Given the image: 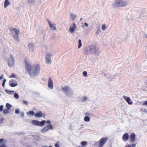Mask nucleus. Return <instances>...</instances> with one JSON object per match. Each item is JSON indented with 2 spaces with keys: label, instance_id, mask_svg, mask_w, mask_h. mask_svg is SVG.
Returning a JSON list of instances; mask_svg holds the SVG:
<instances>
[{
  "label": "nucleus",
  "instance_id": "f257e3e1",
  "mask_svg": "<svg viewBox=\"0 0 147 147\" xmlns=\"http://www.w3.org/2000/svg\"><path fill=\"white\" fill-rule=\"evenodd\" d=\"M24 62L25 70L30 76L33 75L37 76L39 74L40 71V67L39 64H35L32 67L30 63L26 59L25 60Z\"/></svg>",
  "mask_w": 147,
  "mask_h": 147
},
{
  "label": "nucleus",
  "instance_id": "f03ea898",
  "mask_svg": "<svg viewBox=\"0 0 147 147\" xmlns=\"http://www.w3.org/2000/svg\"><path fill=\"white\" fill-rule=\"evenodd\" d=\"M127 4L126 2L122 0H116L112 5L113 8L123 7L126 6Z\"/></svg>",
  "mask_w": 147,
  "mask_h": 147
},
{
  "label": "nucleus",
  "instance_id": "7ed1b4c3",
  "mask_svg": "<svg viewBox=\"0 0 147 147\" xmlns=\"http://www.w3.org/2000/svg\"><path fill=\"white\" fill-rule=\"evenodd\" d=\"M48 124H50L51 123V121L47 120V121L45 120H42L40 122L36 120H33L32 121V123L34 125L42 126L45 125V123Z\"/></svg>",
  "mask_w": 147,
  "mask_h": 147
},
{
  "label": "nucleus",
  "instance_id": "20e7f679",
  "mask_svg": "<svg viewBox=\"0 0 147 147\" xmlns=\"http://www.w3.org/2000/svg\"><path fill=\"white\" fill-rule=\"evenodd\" d=\"M108 140V138L107 137L101 138L98 142L99 143L98 147H102L106 143Z\"/></svg>",
  "mask_w": 147,
  "mask_h": 147
},
{
  "label": "nucleus",
  "instance_id": "39448f33",
  "mask_svg": "<svg viewBox=\"0 0 147 147\" xmlns=\"http://www.w3.org/2000/svg\"><path fill=\"white\" fill-rule=\"evenodd\" d=\"M53 129L52 125L51 124L48 125L41 130V132L45 133L49 131L50 129Z\"/></svg>",
  "mask_w": 147,
  "mask_h": 147
},
{
  "label": "nucleus",
  "instance_id": "423d86ee",
  "mask_svg": "<svg viewBox=\"0 0 147 147\" xmlns=\"http://www.w3.org/2000/svg\"><path fill=\"white\" fill-rule=\"evenodd\" d=\"M5 106L6 109H4L3 111V113L4 114H6L9 113L10 110L12 107V106L9 103H6Z\"/></svg>",
  "mask_w": 147,
  "mask_h": 147
},
{
  "label": "nucleus",
  "instance_id": "0eeeda50",
  "mask_svg": "<svg viewBox=\"0 0 147 147\" xmlns=\"http://www.w3.org/2000/svg\"><path fill=\"white\" fill-rule=\"evenodd\" d=\"M10 58H9L8 60V63L9 66L11 67L14 65V58L12 55H10Z\"/></svg>",
  "mask_w": 147,
  "mask_h": 147
},
{
  "label": "nucleus",
  "instance_id": "6e6552de",
  "mask_svg": "<svg viewBox=\"0 0 147 147\" xmlns=\"http://www.w3.org/2000/svg\"><path fill=\"white\" fill-rule=\"evenodd\" d=\"M11 31H13L15 33L16 35H13V38H15L17 37L18 38V35L19 34V31L17 29L14 28H11L10 29Z\"/></svg>",
  "mask_w": 147,
  "mask_h": 147
},
{
  "label": "nucleus",
  "instance_id": "1a4fd4ad",
  "mask_svg": "<svg viewBox=\"0 0 147 147\" xmlns=\"http://www.w3.org/2000/svg\"><path fill=\"white\" fill-rule=\"evenodd\" d=\"M35 116L36 117L39 118L42 117L45 118V113H43L42 111H40L35 114Z\"/></svg>",
  "mask_w": 147,
  "mask_h": 147
},
{
  "label": "nucleus",
  "instance_id": "9d476101",
  "mask_svg": "<svg viewBox=\"0 0 147 147\" xmlns=\"http://www.w3.org/2000/svg\"><path fill=\"white\" fill-rule=\"evenodd\" d=\"M123 97L126 100L128 104L131 105L132 104L133 102L130 98L125 95L123 96Z\"/></svg>",
  "mask_w": 147,
  "mask_h": 147
},
{
  "label": "nucleus",
  "instance_id": "9b49d317",
  "mask_svg": "<svg viewBox=\"0 0 147 147\" xmlns=\"http://www.w3.org/2000/svg\"><path fill=\"white\" fill-rule=\"evenodd\" d=\"M62 90L66 95L69 94V92L70 91L69 87L67 86H66L65 87L62 88Z\"/></svg>",
  "mask_w": 147,
  "mask_h": 147
},
{
  "label": "nucleus",
  "instance_id": "f8f14e48",
  "mask_svg": "<svg viewBox=\"0 0 147 147\" xmlns=\"http://www.w3.org/2000/svg\"><path fill=\"white\" fill-rule=\"evenodd\" d=\"M48 85L49 88L51 89H53V81L51 78L49 79Z\"/></svg>",
  "mask_w": 147,
  "mask_h": 147
},
{
  "label": "nucleus",
  "instance_id": "ddd939ff",
  "mask_svg": "<svg viewBox=\"0 0 147 147\" xmlns=\"http://www.w3.org/2000/svg\"><path fill=\"white\" fill-rule=\"evenodd\" d=\"M129 135L127 133H125L123 136L122 139L123 141L126 142L128 141L129 139Z\"/></svg>",
  "mask_w": 147,
  "mask_h": 147
},
{
  "label": "nucleus",
  "instance_id": "4468645a",
  "mask_svg": "<svg viewBox=\"0 0 147 147\" xmlns=\"http://www.w3.org/2000/svg\"><path fill=\"white\" fill-rule=\"evenodd\" d=\"M136 135L135 133H131L130 136V141L133 143L135 141Z\"/></svg>",
  "mask_w": 147,
  "mask_h": 147
},
{
  "label": "nucleus",
  "instance_id": "2eb2a0df",
  "mask_svg": "<svg viewBox=\"0 0 147 147\" xmlns=\"http://www.w3.org/2000/svg\"><path fill=\"white\" fill-rule=\"evenodd\" d=\"M77 28L76 24L75 23L73 24V26H70L69 30L70 31L71 33H73L75 31V30Z\"/></svg>",
  "mask_w": 147,
  "mask_h": 147
},
{
  "label": "nucleus",
  "instance_id": "dca6fc26",
  "mask_svg": "<svg viewBox=\"0 0 147 147\" xmlns=\"http://www.w3.org/2000/svg\"><path fill=\"white\" fill-rule=\"evenodd\" d=\"M9 84L11 87H14L18 85V83L16 82H14L13 81L11 80L9 82Z\"/></svg>",
  "mask_w": 147,
  "mask_h": 147
},
{
  "label": "nucleus",
  "instance_id": "f3484780",
  "mask_svg": "<svg viewBox=\"0 0 147 147\" xmlns=\"http://www.w3.org/2000/svg\"><path fill=\"white\" fill-rule=\"evenodd\" d=\"M51 55L50 54H47L46 56V63H51L50 57Z\"/></svg>",
  "mask_w": 147,
  "mask_h": 147
},
{
  "label": "nucleus",
  "instance_id": "a211bd4d",
  "mask_svg": "<svg viewBox=\"0 0 147 147\" xmlns=\"http://www.w3.org/2000/svg\"><path fill=\"white\" fill-rule=\"evenodd\" d=\"M48 23L50 28L54 30H55L56 29V27L54 24H52L50 22L48 21Z\"/></svg>",
  "mask_w": 147,
  "mask_h": 147
},
{
  "label": "nucleus",
  "instance_id": "6ab92c4d",
  "mask_svg": "<svg viewBox=\"0 0 147 147\" xmlns=\"http://www.w3.org/2000/svg\"><path fill=\"white\" fill-rule=\"evenodd\" d=\"M91 51L93 52H94L95 54H96V52L98 51V49H97L95 46H92L90 48Z\"/></svg>",
  "mask_w": 147,
  "mask_h": 147
},
{
  "label": "nucleus",
  "instance_id": "aec40b11",
  "mask_svg": "<svg viewBox=\"0 0 147 147\" xmlns=\"http://www.w3.org/2000/svg\"><path fill=\"white\" fill-rule=\"evenodd\" d=\"M87 144V143L86 141H82L81 142V146H79L78 147H86Z\"/></svg>",
  "mask_w": 147,
  "mask_h": 147
},
{
  "label": "nucleus",
  "instance_id": "412c9836",
  "mask_svg": "<svg viewBox=\"0 0 147 147\" xmlns=\"http://www.w3.org/2000/svg\"><path fill=\"white\" fill-rule=\"evenodd\" d=\"M9 4V0H5L4 2V7L6 8Z\"/></svg>",
  "mask_w": 147,
  "mask_h": 147
},
{
  "label": "nucleus",
  "instance_id": "4be33fe9",
  "mask_svg": "<svg viewBox=\"0 0 147 147\" xmlns=\"http://www.w3.org/2000/svg\"><path fill=\"white\" fill-rule=\"evenodd\" d=\"M84 120L86 122H88L90 120V118L88 116H86L84 117Z\"/></svg>",
  "mask_w": 147,
  "mask_h": 147
},
{
  "label": "nucleus",
  "instance_id": "5701e85b",
  "mask_svg": "<svg viewBox=\"0 0 147 147\" xmlns=\"http://www.w3.org/2000/svg\"><path fill=\"white\" fill-rule=\"evenodd\" d=\"M78 48L79 49L81 47L82 45L81 41L80 39H79L78 40Z\"/></svg>",
  "mask_w": 147,
  "mask_h": 147
},
{
  "label": "nucleus",
  "instance_id": "b1692460",
  "mask_svg": "<svg viewBox=\"0 0 147 147\" xmlns=\"http://www.w3.org/2000/svg\"><path fill=\"white\" fill-rule=\"evenodd\" d=\"M27 114L31 115H33L34 114V112L33 111H30L29 112H27Z\"/></svg>",
  "mask_w": 147,
  "mask_h": 147
},
{
  "label": "nucleus",
  "instance_id": "393cba45",
  "mask_svg": "<svg viewBox=\"0 0 147 147\" xmlns=\"http://www.w3.org/2000/svg\"><path fill=\"white\" fill-rule=\"evenodd\" d=\"M71 17L73 20L75 19L76 17V16L74 13H71Z\"/></svg>",
  "mask_w": 147,
  "mask_h": 147
},
{
  "label": "nucleus",
  "instance_id": "a878e982",
  "mask_svg": "<svg viewBox=\"0 0 147 147\" xmlns=\"http://www.w3.org/2000/svg\"><path fill=\"white\" fill-rule=\"evenodd\" d=\"M14 97L18 99L19 98V95L17 93H15L14 94Z\"/></svg>",
  "mask_w": 147,
  "mask_h": 147
},
{
  "label": "nucleus",
  "instance_id": "bb28decb",
  "mask_svg": "<svg viewBox=\"0 0 147 147\" xmlns=\"http://www.w3.org/2000/svg\"><path fill=\"white\" fill-rule=\"evenodd\" d=\"M106 29V26L104 25H102V29L103 30H105Z\"/></svg>",
  "mask_w": 147,
  "mask_h": 147
},
{
  "label": "nucleus",
  "instance_id": "cd10ccee",
  "mask_svg": "<svg viewBox=\"0 0 147 147\" xmlns=\"http://www.w3.org/2000/svg\"><path fill=\"white\" fill-rule=\"evenodd\" d=\"M20 111L19 109H17L15 110V113L16 114H18L20 113Z\"/></svg>",
  "mask_w": 147,
  "mask_h": 147
},
{
  "label": "nucleus",
  "instance_id": "c85d7f7f",
  "mask_svg": "<svg viewBox=\"0 0 147 147\" xmlns=\"http://www.w3.org/2000/svg\"><path fill=\"white\" fill-rule=\"evenodd\" d=\"M3 105L0 106V111H2L3 109Z\"/></svg>",
  "mask_w": 147,
  "mask_h": 147
},
{
  "label": "nucleus",
  "instance_id": "c756f323",
  "mask_svg": "<svg viewBox=\"0 0 147 147\" xmlns=\"http://www.w3.org/2000/svg\"><path fill=\"white\" fill-rule=\"evenodd\" d=\"M6 81V80L5 79H4L3 82L2 84V86L3 87H4V86L5 84Z\"/></svg>",
  "mask_w": 147,
  "mask_h": 147
},
{
  "label": "nucleus",
  "instance_id": "7c9ffc66",
  "mask_svg": "<svg viewBox=\"0 0 147 147\" xmlns=\"http://www.w3.org/2000/svg\"><path fill=\"white\" fill-rule=\"evenodd\" d=\"M83 75L85 77L87 75V72L86 71H84L83 72Z\"/></svg>",
  "mask_w": 147,
  "mask_h": 147
},
{
  "label": "nucleus",
  "instance_id": "2f4dec72",
  "mask_svg": "<svg viewBox=\"0 0 147 147\" xmlns=\"http://www.w3.org/2000/svg\"><path fill=\"white\" fill-rule=\"evenodd\" d=\"M23 103L24 104L26 105H28V102L26 101H23Z\"/></svg>",
  "mask_w": 147,
  "mask_h": 147
},
{
  "label": "nucleus",
  "instance_id": "473e14b6",
  "mask_svg": "<svg viewBox=\"0 0 147 147\" xmlns=\"http://www.w3.org/2000/svg\"><path fill=\"white\" fill-rule=\"evenodd\" d=\"M143 105H145L147 106V101H146L144 102L142 104Z\"/></svg>",
  "mask_w": 147,
  "mask_h": 147
},
{
  "label": "nucleus",
  "instance_id": "72a5a7b5",
  "mask_svg": "<svg viewBox=\"0 0 147 147\" xmlns=\"http://www.w3.org/2000/svg\"><path fill=\"white\" fill-rule=\"evenodd\" d=\"M15 76L13 74H12L9 77L10 78H12L15 77Z\"/></svg>",
  "mask_w": 147,
  "mask_h": 147
},
{
  "label": "nucleus",
  "instance_id": "f704fd0d",
  "mask_svg": "<svg viewBox=\"0 0 147 147\" xmlns=\"http://www.w3.org/2000/svg\"><path fill=\"white\" fill-rule=\"evenodd\" d=\"M87 99V97L86 96H84L83 98V101H85Z\"/></svg>",
  "mask_w": 147,
  "mask_h": 147
},
{
  "label": "nucleus",
  "instance_id": "c9c22d12",
  "mask_svg": "<svg viewBox=\"0 0 147 147\" xmlns=\"http://www.w3.org/2000/svg\"><path fill=\"white\" fill-rule=\"evenodd\" d=\"M55 147H60L59 144L58 143H56L55 144Z\"/></svg>",
  "mask_w": 147,
  "mask_h": 147
},
{
  "label": "nucleus",
  "instance_id": "e433bc0d",
  "mask_svg": "<svg viewBox=\"0 0 147 147\" xmlns=\"http://www.w3.org/2000/svg\"><path fill=\"white\" fill-rule=\"evenodd\" d=\"M0 147H7L6 145L4 144L0 146Z\"/></svg>",
  "mask_w": 147,
  "mask_h": 147
},
{
  "label": "nucleus",
  "instance_id": "4c0bfd02",
  "mask_svg": "<svg viewBox=\"0 0 147 147\" xmlns=\"http://www.w3.org/2000/svg\"><path fill=\"white\" fill-rule=\"evenodd\" d=\"M136 144H133L131 145V146L132 147H135L136 146Z\"/></svg>",
  "mask_w": 147,
  "mask_h": 147
},
{
  "label": "nucleus",
  "instance_id": "58836bf2",
  "mask_svg": "<svg viewBox=\"0 0 147 147\" xmlns=\"http://www.w3.org/2000/svg\"><path fill=\"white\" fill-rule=\"evenodd\" d=\"M32 1H33V0H29L28 1V3H32Z\"/></svg>",
  "mask_w": 147,
  "mask_h": 147
},
{
  "label": "nucleus",
  "instance_id": "ea45409f",
  "mask_svg": "<svg viewBox=\"0 0 147 147\" xmlns=\"http://www.w3.org/2000/svg\"><path fill=\"white\" fill-rule=\"evenodd\" d=\"M4 120V119L3 118H1L0 119V122H2Z\"/></svg>",
  "mask_w": 147,
  "mask_h": 147
},
{
  "label": "nucleus",
  "instance_id": "a19ab883",
  "mask_svg": "<svg viewBox=\"0 0 147 147\" xmlns=\"http://www.w3.org/2000/svg\"><path fill=\"white\" fill-rule=\"evenodd\" d=\"M3 139H0V144L3 141Z\"/></svg>",
  "mask_w": 147,
  "mask_h": 147
},
{
  "label": "nucleus",
  "instance_id": "79ce46f5",
  "mask_svg": "<svg viewBox=\"0 0 147 147\" xmlns=\"http://www.w3.org/2000/svg\"><path fill=\"white\" fill-rule=\"evenodd\" d=\"M84 25H85V26H86L87 27V26H88V24L87 23H84Z\"/></svg>",
  "mask_w": 147,
  "mask_h": 147
},
{
  "label": "nucleus",
  "instance_id": "37998d69",
  "mask_svg": "<svg viewBox=\"0 0 147 147\" xmlns=\"http://www.w3.org/2000/svg\"><path fill=\"white\" fill-rule=\"evenodd\" d=\"M125 147H131V146L130 145H128L127 146H125Z\"/></svg>",
  "mask_w": 147,
  "mask_h": 147
},
{
  "label": "nucleus",
  "instance_id": "c03bdc74",
  "mask_svg": "<svg viewBox=\"0 0 147 147\" xmlns=\"http://www.w3.org/2000/svg\"><path fill=\"white\" fill-rule=\"evenodd\" d=\"M21 115H22V116L23 117L24 116V114L23 113H21Z\"/></svg>",
  "mask_w": 147,
  "mask_h": 147
},
{
  "label": "nucleus",
  "instance_id": "a18cd8bd",
  "mask_svg": "<svg viewBox=\"0 0 147 147\" xmlns=\"http://www.w3.org/2000/svg\"><path fill=\"white\" fill-rule=\"evenodd\" d=\"M3 79V77L2 76H0V80H2Z\"/></svg>",
  "mask_w": 147,
  "mask_h": 147
},
{
  "label": "nucleus",
  "instance_id": "49530a36",
  "mask_svg": "<svg viewBox=\"0 0 147 147\" xmlns=\"http://www.w3.org/2000/svg\"><path fill=\"white\" fill-rule=\"evenodd\" d=\"M11 92H12L13 93L14 92L13 91H10Z\"/></svg>",
  "mask_w": 147,
  "mask_h": 147
},
{
  "label": "nucleus",
  "instance_id": "de8ad7c7",
  "mask_svg": "<svg viewBox=\"0 0 147 147\" xmlns=\"http://www.w3.org/2000/svg\"><path fill=\"white\" fill-rule=\"evenodd\" d=\"M49 147H52V146H50Z\"/></svg>",
  "mask_w": 147,
  "mask_h": 147
},
{
  "label": "nucleus",
  "instance_id": "09e8293b",
  "mask_svg": "<svg viewBox=\"0 0 147 147\" xmlns=\"http://www.w3.org/2000/svg\"><path fill=\"white\" fill-rule=\"evenodd\" d=\"M146 38L147 39V35H146Z\"/></svg>",
  "mask_w": 147,
  "mask_h": 147
},
{
  "label": "nucleus",
  "instance_id": "8fccbe9b",
  "mask_svg": "<svg viewBox=\"0 0 147 147\" xmlns=\"http://www.w3.org/2000/svg\"><path fill=\"white\" fill-rule=\"evenodd\" d=\"M82 18H81V19H80V20H82Z\"/></svg>",
  "mask_w": 147,
  "mask_h": 147
},
{
  "label": "nucleus",
  "instance_id": "3c124183",
  "mask_svg": "<svg viewBox=\"0 0 147 147\" xmlns=\"http://www.w3.org/2000/svg\"><path fill=\"white\" fill-rule=\"evenodd\" d=\"M1 95V94L0 93V96Z\"/></svg>",
  "mask_w": 147,
  "mask_h": 147
}]
</instances>
